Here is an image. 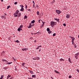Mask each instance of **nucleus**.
I'll return each mask as SVG.
<instances>
[{
    "label": "nucleus",
    "mask_w": 79,
    "mask_h": 79,
    "mask_svg": "<svg viewBox=\"0 0 79 79\" xmlns=\"http://www.w3.org/2000/svg\"><path fill=\"white\" fill-rule=\"evenodd\" d=\"M78 55H79V52L77 53L75 55V58L77 59H77H78V57H77V56H78Z\"/></svg>",
    "instance_id": "f257e3e1"
},
{
    "label": "nucleus",
    "mask_w": 79,
    "mask_h": 79,
    "mask_svg": "<svg viewBox=\"0 0 79 79\" xmlns=\"http://www.w3.org/2000/svg\"><path fill=\"white\" fill-rule=\"evenodd\" d=\"M50 23L52 27L53 28V26H54V24H55V22L53 21H51Z\"/></svg>",
    "instance_id": "f03ea898"
},
{
    "label": "nucleus",
    "mask_w": 79,
    "mask_h": 79,
    "mask_svg": "<svg viewBox=\"0 0 79 79\" xmlns=\"http://www.w3.org/2000/svg\"><path fill=\"white\" fill-rule=\"evenodd\" d=\"M56 12L57 14H59V15H60V13H61V11H60V10H56Z\"/></svg>",
    "instance_id": "7ed1b4c3"
},
{
    "label": "nucleus",
    "mask_w": 79,
    "mask_h": 79,
    "mask_svg": "<svg viewBox=\"0 0 79 79\" xmlns=\"http://www.w3.org/2000/svg\"><path fill=\"white\" fill-rule=\"evenodd\" d=\"M40 59V58L39 57H35L33 59V60H39Z\"/></svg>",
    "instance_id": "20e7f679"
},
{
    "label": "nucleus",
    "mask_w": 79,
    "mask_h": 79,
    "mask_svg": "<svg viewBox=\"0 0 79 79\" xmlns=\"http://www.w3.org/2000/svg\"><path fill=\"white\" fill-rule=\"evenodd\" d=\"M70 38L72 39V41H74L75 38L73 36H70Z\"/></svg>",
    "instance_id": "39448f33"
},
{
    "label": "nucleus",
    "mask_w": 79,
    "mask_h": 79,
    "mask_svg": "<svg viewBox=\"0 0 79 79\" xmlns=\"http://www.w3.org/2000/svg\"><path fill=\"white\" fill-rule=\"evenodd\" d=\"M66 18H70V15L67 14L66 16Z\"/></svg>",
    "instance_id": "423d86ee"
},
{
    "label": "nucleus",
    "mask_w": 79,
    "mask_h": 79,
    "mask_svg": "<svg viewBox=\"0 0 79 79\" xmlns=\"http://www.w3.org/2000/svg\"><path fill=\"white\" fill-rule=\"evenodd\" d=\"M28 50V48H25L24 49H22V50H23V51H26Z\"/></svg>",
    "instance_id": "0eeeda50"
},
{
    "label": "nucleus",
    "mask_w": 79,
    "mask_h": 79,
    "mask_svg": "<svg viewBox=\"0 0 79 79\" xmlns=\"http://www.w3.org/2000/svg\"><path fill=\"white\" fill-rule=\"evenodd\" d=\"M54 72L56 73H57L58 74H60V73L59 72H58V71H56V70H55L54 71Z\"/></svg>",
    "instance_id": "6e6552de"
},
{
    "label": "nucleus",
    "mask_w": 79,
    "mask_h": 79,
    "mask_svg": "<svg viewBox=\"0 0 79 79\" xmlns=\"http://www.w3.org/2000/svg\"><path fill=\"white\" fill-rule=\"evenodd\" d=\"M23 29H22V28H18L17 31H19V32H20V31H22Z\"/></svg>",
    "instance_id": "1a4fd4ad"
},
{
    "label": "nucleus",
    "mask_w": 79,
    "mask_h": 79,
    "mask_svg": "<svg viewBox=\"0 0 79 79\" xmlns=\"http://www.w3.org/2000/svg\"><path fill=\"white\" fill-rule=\"evenodd\" d=\"M28 27V28H31V27H32V26H31V23H30Z\"/></svg>",
    "instance_id": "9d476101"
},
{
    "label": "nucleus",
    "mask_w": 79,
    "mask_h": 79,
    "mask_svg": "<svg viewBox=\"0 0 79 79\" xmlns=\"http://www.w3.org/2000/svg\"><path fill=\"white\" fill-rule=\"evenodd\" d=\"M19 12V11L17 10L16 12H15V13L17 15H18V13Z\"/></svg>",
    "instance_id": "9b49d317"
},
{
    "label": "nucleus",
    "mask_w": 79,
    "mask_h": 79,
    "mask_svg": "<svg viewBox=\"0 0 79 79\" xmlns=\"http://www.w3.org/2000/svg\"><path fill=\"white\" fill-rule=\"evenodd\" d=\"M23 25H20V26L18 28V29H20L21 28H23Z\"/></svg>",
    "instance_id": "f8f14e48"
},
{
    "label": "nucleus",
    "mask_w": 79,
    "mask_h": 79,
    "mask_svg": "<svg viewBox=\"0 0 79 79\" xmlns=\"http://www.w3.org/2000/svg\"><path fill=\"white\" fill-rule=\"evenodd\" d=\"M29 72H30V73H31V74H34V72H33V71H31L29 70Z\"/></svg>",
    "instance_id": "ddd939ff"
},
{
    "label": "nucleus",
    "mask_w": 79,
    "mask_h": 79,
    "mask_svg": "<svg viewBox=\"0 0 79 79\" xmlns=\"http://www.w3.org/2000/svg\"><path fill=\"white\" fill-rule=\"evenodd\" d=\"M55 20H56V21L57 22H59V21H60V19H54Z\"/></svg>",
    "instance_id": "4468645a"
},
{
    "label": "nucleus",
    "mask_w": 79,
    "mask_h": 79,
    "mask_svg": "<svg viewBox=\"0 0 79 79\" xmlns=\"http://www.w3.org/2000/svg\"><path fill=\"white\" fill-rule=\"evenodd\" d=\"M1 18H3L4 19H6V17H5V15L2 16Z\"/></svg>",
    "instance_id": "2eb2a0df"
},
{
    "label": "nucleus",
    "mask_w": 79,
    "mask_h": 79,
    "mask_svg": "<svg viewBox=\"0 0 79 79\" xmlns=\"http://www.w3.org/2000/svg\"><path fill=\"white\" fill-rule=\"evenodd\" d=\"M20 10L21 11H23V10H24V8H22Z\"/></svg>",
    "instance_id": "dca6fc26"
},
{
    "label": "nucleus",
    "mask_w": 79,
    "mask_h": 79,
    "mask_svg": "<svg viewBox=\"0 0 79 79\" xmlns=\"http://www.w3.org/2000/svg\"><path fill=\"white\" fill-rule=\"evenodd\" d=\"M14 17H17V16H18V15H16V13L14 14Z\"/></svg>",
    "instance_id": "f3484780"
},
{
    "label": "nucleus",
    "mask_w": 79,
    "mask_h": 79,
    "mask_svg": "<svg viewBox=\"0 0 79 79\" xmlns=\"http://www.w3.org/2000/svg\"><path fill=\"white\" fill-rule=\"evenodd\" d=\"M11 63H12V62H7L6 63V64H11Z\"/></svg>",
    "instance_id": "a211bd4d"
},
{
    "label": "nucleus",
    "mask_w": 79,
    "mask_h": 79,
    "mask_svg": "<svg viewBox=\"0 0 79 79\" xmlns=\"http://www.w3.org/2000/svg\"><path fill=\"white\" fill-rule=\"evenodd\" d=\"M69 62L70 63H72V62L71 61V59H70V58H69Z\"/></svg>",
    "instance_id": "6ab92c4d"
},
{
    "label": "nucleus",
    "mask_w": 79,
    "mask_h": 79,
    "mask_svg": "<svg viewBox=\"0 0 79 79\" xmlns=\"http://www.w3.org/2000/svg\"><path fill=\"white\" fill-rule=\"evenodd\" d=\"M67 9V7H66V6H64V10H66Z\"/></svg>",
    "instance_id": "aec40b11"
},
{
    "label": "nucleus",
    "mask_w": 79,
    "mask_h": 79,
    "mask_svg": "<svg viewBox=\"0 0 79 79\" xmlns=\"http://www.w3.org/2000/svg\"><path fill=\"white\" fill-rule=\"evenodd\" d=\"M21 13H19L18 15H19L18 16V17L19 18V17H20V16H21Z\"/></svg>",
    "instance_id": "412c9836"
},
{
    "label": "nucleus",
    "mask_w": 79,
    "mask_h": 79,
    "mask_svg": "<svg viewBox=\"0 0 79 79\" xmlns=\"http://www.w3.org/2000/svg\"><path fill=\"white\" fill-rule=\"evenodd\" d=\"M47 31H48V32L50 31V28H47Z\"/></svg>",
    "instance_id": "4be33fe9"
},
{
    "label": "nucleus",
    "mask_w": 79,
    "mask_h": 79,
    "mask_svg": "<svg viewBox=\"0 0 79 79\" xmlns=\"http://www.w3.org/2000/svg\"><path fill=\"white\" fill-rule=\"evenodd\" d=\"M35 23V21L34 20L31 22V23H32L33 24H34V23Z\"/></svg>",
    "instance_id": "5701e85b"
},
{
    "label": "nucleus",
    "mask_w": 79,
    "mask_h": 79,
    "mask_svg": "<svg viewBox=\"0 0 79 79\" xmlns=\"http://www.w3.org/2000/svg\"><path fill=\"white\" fill-rule=\"evenodd\" d=\"M27 16L26 15H25L24 17V19H27Z\"/></svg>",
    "instance_id": "b1692460"
},
{
    "label": "nucleus",
    "mask_w": 79,
    "mask_h": 79,
    "mask_svg": "<svg viewBox=\"0 0 79 79\" xmlns=\"http://www.w3.org/2000/svg\"><path fill=\"white\" fill-rule=\"evenodd\" d=\"M42 20L40 19V20H39L38 22L40 23H41V22H42Z\"/></svg>",
    "instance_id": "393cba45"
},
{
    "label": "nucleus",
    "mask_w": 79,
    "mask_h": 79,
    "mask_svg": "<svg viewBox=\"0 0 79 79\" xmlns=\"http://www.w3.org/2000/svg\"><path fill=\"white\" fill-rule=\"evenodd\" d=\"M37 15H39V14H40V13H39V11H37Z\"/></svg>",
    "instance_id": "a878e982"
},
{
    "label": "nucleus",
    "mask_w": 79,
    "mask_h": 79,
    "mask_svg": "<svg viewBox=\"0 0 79 79\" xmlns=\"http://www.w3.org/2000/svg\"><path fill=\"white\" fill-rule=\"evenodd\" d=\"M3 78V75L1 76V77L0 78V79H2Z\"/></svg>",
    "instance_id": "bb28decb"
},
{
    "label": "nucleus",
    "mask_w": 79,
    "mask_h": 79,
    "mask_svg": "<svg viewBox=\"0 0 79 79\" xmlns=\"http://www.w3.org/2000/svg\"><path fill=\"white\" fill-rule=\"evenodd\" d=\"M73 45H74V47L75 48H76V47H77L76 45V44H74Z\"/></svg>",
    "instance_id": "cd10ccee"
},
{
    "label": "nucleus",
    "mask_w": 79,
    "mask_h": 79,
    "mask_svg": "<svg viewBox=\"0 0 79 79\" xmlns=\"http://www.w3.org/2000/svg\"><path fill=\"white\" fill-rule=\"evenodd\" d=\"M15 42H17V43H19V41L18 40H17L16 41H15Z\"/></svg>",
    "instance_id": "c85d7f7f"
},
{
    "label": "nucleus",
    "mask_w": 79,
    "mask_h": 79,
    "mask_svg": "<svg viewBox=\"0 0 79 79\" xmlns=\"http://www.w3.org/2000/svg\"><path fill=\"white\" fill-rule=\"evenodd\" d=\"M60 61H64V60L62 58H61L60 59Z\"/></svg>",
    "instance_id": "c756f323"
},
{
    "label": "nucleus",
    "mask_w": 79,
    "mask_h": 79,
    "mask_svg": "<svg viewBox=\"0 0 79 79\" xmlns=\"http://www.w3.org/2000/svg\"><path fill=\"white\" fill-rule=\"evenodd\" d=\"M32 77H35V75H33L32 76Z\"/></svg>",
    "instance_id": "7c9ffc66"
},
{
    "label": "nucleus",
    "mask_w": 79,
    "mask_h": 79,
    "mask_svg": "<svg viewBox=\"0 0 79 79\" xmlns=\"http://www.w3.org/2000/svg\"><path fill=\"white\" fill-rule=\"evenodd\" d=\"M72 43L73 45H74V41H72Z\"/></svg>",
    "instance_id": "2f4dec72"
},
{
    "label": "nucleus",
    "mask_w": 79,
    "mask_h": 79,
    "mask_svg": "<svg viewBox=\"0 0 79 79\" xmlns=\"http://www.w3.org/2000/svg\"><path fill=\"white\" fill-rule=\"evenodd\" d=\"M48 34H51V33H52V31H48Z\"/></svg>",
    "instance_id": "473e14b6"
},
{
    "label": "nucleus",
    "mask_w": 79,
    "mask_h": 79,
    "mask_svg": "<svg viewBox=\"0 0 79 79\" xmlns=\"http://www.w3.org/2000/svg\"><path fill=\"white\" fill-rule=\"evenodd\" d=\"M10 7V6H7V9H8Z\"/></svg>",
    "instance_id": "72a5a7b5"
},
{
    "label": "nucleus",
    "mask_w": 79,
    "mask_h": 79,
    "mask_svg": "<svg viewBox=\"0 0 79 79\" xmlns=\"http://www.w3.org/2000/svg\"><path fill=\"white\" fill-rule=\"evenodd\" d=\"M25 8L26 10H27V6L26 5V4H25Z\"/></svg>",
    "instance_id": "f704fd0d"
},
{
    "label": "nucleus",
    "mask_w": 79,
    "mask_h": 79,
    "mask_svg": "<svg viewBox=\"0 0 79 79\" xmlns=\"http://www.w3.org/2000/svg\"><path fill=\"white\" fill-rule=\"evenodd\" d=\"M55 35H56V33H54L53 35V36H55Z\"/></svg>",
    "instance_id": "c9c22d12"
},
{
    "label": "nucleus",
    "mask_w": 79,
    "mask_h": 79,
    "mask_svg": "<svg viewBox=\"0 0 79 79\" xmlns=\"http://www.w3.org/2000/svg\"><path fill=\"white\" fill-rule=\"evenodd\" d=\"M7 68L6 67H4L3 69H5V70H6V69H7Z\"/></svg>",
    "instance_id": "e433bc0d"
},
{
    "label": "nucleus",
    "mask_w": 79,
    "mask_h": 79,
    "mask_svg": "<svg viewBox=\"0 0 79 79\" xmlns=\"http://www.w3.org/2000/svg\"><path fill=\"white\" fill-rule=\"evenodd\" d=\"M44 26V23L41 26V27H43Z\"/></svg>",
    "instance_id": "4c0bfd02"
},
{
    "label": "nucleus",
    "mask_w": 79,
    "mask_h": 79,
    "mask_svg": "<svg viewBox=\"0 0 79 79\" xmlns=\"http://www.w3.org/2000/svg\"><path fill=\"white\" fill-rule=\"evenodd\" d=\"M63 26H64L65 27V26H66V24L65 23H64L63 24Z\"/></svg>",
    "instance_id": "58836bf2"
},
{
    "label": "nucleus",
    "mask_w": 79,
    "mask_h": 79,
    "mask_svg": "<svg viewBox=\"0 0 79 79\" xmlns=\"http://www.w3.org/2000/svg\"><path fill=\"white\" fill-rule=\"evenodd\" d=\"M69 78H71L72 77V76L71 75H70L69 76Z\"/></svg>",
    "instance_id": "ea45409f"
},
{
    "label": "nucleus",
    "mask_w": 79,
    "mask_h": 79,
    "mask_svg": "<svg viewBox=\"0 0 79 79\" xmlns=\"http://www.w3.org/2000/svg\"><path fill=\"white\" fill-rule=\"evenodd\" d=\"M25 64H26V63H22V66H24Z\"/></svg>",
    "instance_id": "a19ab883"
},
{
    "label": "nucleus",
    "mask_w": 79,
    "mask_h": 79,
    "mask_svg": "<svg viewBox=\"0 0 79 79\" xmlns=\"http://www.w3.org/2000/svg\"><path fill=\"white\" fill-rule=\"evenodd\" d=\"M31 26H35V24H32H32H31Z\"/></svg>",
    "instance_id": "79ce46f5"
},
{
    "label": "nucleus",
    "mask_w": 79,
    "mask_h": 79,
    "mask_svg": "<svg viewBox=\"0 0 79 79\" xmlns=\"http://www.w3.org/2000/svg\"><path fill=\"white\" fill-rule=\"evenodd\" d=\"M39 46H38L37 48H36V49L37 50V49H39Z\"/></svg>",
    "instance_id": "37998d69"
},
{
    "label": "nucleus",
    "mask_w": 79,
    "mask_h": 79,
    "mask_svg": "<svg viewBox=\"0 0 79 79\" xmlns=\"http://www.w3.org/2000/svg\"><path fill=\"white\" fill-rule=\"evenodd\" d=\"M18 3V2H15L14 4L15 5H16Z\"/></svg>",
    "instance_id": "c03bdc74"
},
{
    "label": "nucleus",
    "mask_w": 79,
    "mask_h": 79,
    "mask_svg": "<svg viewBox=\"0 0 79 79\" xmlns=\"http://www.w3.org/2000/svg\"><path fill=\"white\" fill-rule=\"evenodd\" d=\"M76 71H77V72H78V73H79V70H78V69H77L76 70Z\"/></svg>",
    "instance_id": "a18cd8bd"
},
{
    "label": "nucleus",
    "mask_w": 79,
    "mask_h": 79,
    "mask_svg": "<svg viewBox=\"0 0 79 79\" xmlns=\"http://www.w3.org/2000/svg\"><path fill=\"white\" fill-rule=\"evenodd\" d=\"M30 39L31 40H32V39H33V37H31L30 38Z\"/></svg>",
    "instance_id": "49530a36"
},
{
    "label": "nucleus",
    "mask_w": 79,
    "mask_h": 79,
    "mask_svg": "<svg viewBox=\"0 0 79 79\" xmlns=\"http://www.w3.org/2000/svg\"><path fill=\"white\" fill-rule=\"evenodd\" d=\"M54 25H56V22H55Z\"/></svg>",
    "instance_id": "de8ad7c7"
},
{
    "label": "nucleus",
    "mask_w": 79,
    "mask_h": 79,
    "mask_svg": "<svg viewBox=\"0 0 79 79\" xmlns=\"http://www.w3.org/2000/svg\"><path fill=\"white\" fill-rule=\"evenodd\" d=\"M2 61H6V60L5 59H3Z\"/></svg>",
    "instance_id": "09e8293b"
},
{
    "label": "nucleus",
    "mask_w": 79,
    "mask_h": 79,
    "mask_svg": "<svg viewBox=\"0 0 79 79\" xmlns=\"http://www.w3.org/2000/svg\"><path fill=\"white\" fill-rule=\"evenodd\" d=\"M36 7L37 8H39V7H39V6L37 5L36 6Z\"/></svg>",
    "instance_id": "8fccbe9b"
},
{
    "label": "nucleus",
    "mask_w": 79,
    "mask_h": 79,
    "mask_svg": "<svg viewBox=\"0 0 79 79\" xmlns=\"http://www.w3.org/2000/svg\"><path fill=\"white\" fill-rule=\"evenodd\" d=\"M15 71L16 70H17V68H16V67H15Z\"/></svg>",
    "instance_id": "3c124183"
},
{
    "label": "nucleus",
    "mask_w": 79,
    "mask_h": 79,
    "mask_svg": "<svg viewBox=\"0 0 79 79\" xmlns=\"http://www.w3.org/2000/svg\"><path fill=\"white\" fill-rule=\"evenodd\" d=\"M33 3L34 4H35V2L34 1H33Z\"/></svg>",
    "instance_id": "603ef678"
},
{
    "label": "nucleus",
    "mask_w": 79,
    "mask_h": 79,
    "mask_svg": "<svg viewBox=\"0 0 79 79\" xmlns=\"http://www.w3.org/2000/svg\"><path fill=\"white\" fill-rule=\"evenodd\" d=\"M11 37H9L8 38V39L9 40H10V39H11Z\"/></svg>",
    "instance_id": "864d4df0"
},
{
    "label": "nucleus",
    "mask_w": 79,
    "mask_h": 79,
    "mask_svg": "<svg viewBox=\"0 0 79 79\" xmlns=\"http://www.w3.org/2000/svg\"><path fill=\"white\" fill-rule=\"evenodd\" d=\"M11 75H8V77H11Z\"/></svg>",
    "instance_id": "5fc2aeb1"
},
{
    "label": "nucleus",
    "mask_w": 79,
    "mask_h": 79,
    "mask_svg": "<svg viewBox=\"0 0 79 79\" xmlns=\"http://www.w3.org/2000/svg\"><path fill=\"white\" fill-rule=\"evenodd\" d=\"M27 10H28V11H31V9H28Z\"/></svg>",
    "instance_id": "6e6d98bb"
},
{
    "label": "nucleus",
    "mask_w": 79,
    "mask_h": 79,
    "mask_svg": "<svg viewBox=\"0 0 79 79\" xmlns=\"http://www.w3.org/2000/svg\"><path fill=\"white\" fill-rule=\"evenodd\" d=\"M28 79H32V78H30V77H28Z\"/></svg>",
    "instance_id": "4d7b16f0"
},
{
    "label": "nucleus",
    "mask_w": 79,
    "mask_h": 79,
    "mask_svg": "<svg viewBox=\"0 0 79 79\" xmlns=\"http://www.w3.org/2000/svg\"><path fill=\"white\" fill-rule=\"evenodd\" d=\"M51 77V78H52V79H53V78L52 77Z\"/></svg>",
    "instance_id": "13d9d810"
},
{
    "label": "nucleus",
    "mask_w": 79,
    "mask_h": 79,
    "mask_svg": "<svg viewBox=\"0 0 79 79\" xmlns=\"http://www.w3.org/2000/svg\"><path fill=\"white\" fill-rule=\"evenodd\" d=\"M42 21V23H43V24H44H44L45 23L44 22H43V21Z\"/></svg>",
    "instance_id": "bf43d9fd"
},
{
    "label": "nucleus",
    "mask_w": 79,
    "mask_h": 79,
    "mask_svg": "<svg viewBox=\"0 0 79 79\" xmlns=\"http://www.w3.org/2000/svg\"><path fill=\"white\" fill-rule=\"evenodd\" d=\"M37 42V41H36V40H35L34 42Z\"/></svg>",
    "instance_id": "052dcab7"
},
{
    "label": "nucleus",
    "mask_w": 79,
    "mask_h": 79,
    "mask_svg": "<svg viewBox=\"0 0 79 79\" xmlns=\"http://www.w3.org/2000/svg\"><path fill=\"white\" fill-rule=\"evenodd\" d=\"M38 47H41L42 46L40 45V46H38Z\"/></svg>",
    "instance_id": "680f3d73"
},
{
    "label": "nucleus",
    "mask_w": 79,
    "mask_h": 79,
    "mask_svg": "<svg viewBox=\"0 0 79 79\" xmlns=\"http://www.w3.org/2000/svg\"><path fill=\"white\" fill-rule=\"evenodd\" d=\"M23 7H24V6H22L21 7V8H23Z\"/></svg>",
    "instance_id": "e2e57ef3"
},
{
    "label": "nucleus",
    "mask_w": 79,
    "mask_h": 79,
    "mask_svg": "<svg viewBox=\"0 0 79 79\" xmlns=\"http://www.w3.org/2000/svg\"><path fill=\"white\" fill-rule=\"evenodd\" d=\"M9 77L8 76V77H7V79H8V78H9Z\"/></svg>",
    "instance_id": "0e129e2a"
},
{
    "label": "nucleus",
    "mask_w": 79,
    "mask_h": 79,
    "mask_svg": "<svg viewBox=\"0 0 79 79\" xmlns=\"http://www.w3.org/2000/svg\"><path fill=\"white\" fill-rule=\"evenodd\" d=\"M34 6H35V4H33V7H34Z\"/></svg>",
    "instance_id": "69168bd1"
},
{
    "label": "nucleus",
    "mask_w": 79,
    "mask_h": 79,
    "mask_svg": "<svg viewBox=\"0 0 79 79\" xmlns=\"http://www.w3.org/2000/svg\"><path fill=\"white\" fill-rule=\"evenodd\" d=\"M14 59V61H16V59Z\"/></svg>",
    "instance_id": "338daca9"
},
{
    "label": "nucleus",
    "mask_w": 79,
    "mask_h": 79,
    "mask_svg": "<svg viewBox=\"0 0 79 79\" xmlns=\"http://www.w3.org/2000/svg\"><path fill=\"white\" fill-rule=\"evenodd\" d=\"M1 2H3V0H1Z\"/></svg>",
    "instance_id": "774afa93"
}]
</instances>
